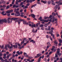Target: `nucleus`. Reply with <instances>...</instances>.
I'll list each match as a JSON object with an SVG mask.
<instances>
[{
  "label": "nucleus",
  "mask_w": 62,
  "mask_h": 62,
  "mask_svg": "<svg viewBox=\"0 0 62 62\" xmlns=\"http://www.w3.org/2000/svg\"><path fill=\"white\" fill-rule=\"evenodd\" d=\"M53 33V30H51V31L47 32H46V33L47 34H51V36H53V35H54L53 34V33Z\"/></svg>",
  "instance_id": "f257e3e1"
},
{
  "label": "nucleus",
  "mask_w": 62,
  "mask_h": 62,
  "mask_svg": "<svg viewBox=\"0 0 62 62\" xmlns=\"http://www.w3.org/2000/svg\"><path fill=\"white\" fill-rule=\"evenodd\" d=\"M16 13L15 14L16 16H20V14L19 13V11H16Z\"/></svg>",
  "instance_id": "f03ea898"
},
{
  "label": "nucleus",
  "mask_w": 62,
  "mask_h": 62,
  "mask_svg": "<svg viewBox=\"0 0 62 62\" xmlns=\"http://www.w3.org/2000/svg\"><path fill=\"white\" fill-rule=\"evenodd\" d=\"M60 49L58 48L57 49V53L58 54V55H59V56H61V53L59 54V53H60Z\"/></svg>",
  "instance_id": "7ed1b4c3"
},
{
  "label": "nucleus",
  "mask_w": 62,
  "mask_h": 62,
  "mask_svg": "<svg viewBox=\"0 0 62 62\" xmlns=\"http://www.w3.org/2000/svg\"><path fill=\"white\" fill-rule=\"evenodd\" d=\"M54 43L55 44L54 45H55V46H57V44H58V42L56 40H55L54 41Z\"/></svg>",
  "instance_id": "20e7f679"
},
{
  "label": "nucleus",
  "mask_w": 62,
  "mask_h": 62,
  "mask_svg": "<svg viewBox=\"0 0 62 62\" xmlns=\"http://www.w3.org/2000/svg\"><path fill=\"white\" fill-rule=\"evenodd\" d=\"M41 55V54H37V56H36L35 57V58H38V57H39V56H40V55Z\"/></svg>",
  "instance_id": "39448f33"
},
{
  "label": "nucleus",
  "mask_w": 62,
  "mask_h": 62,
  "mask_svg": "<svg viewBox=\"0 0 62 62\" xmlns=\"http://www.w3.org/2000/svg\"><path fill=\"white\" fill-rule=\"evenodd\" d=\"M32 32H33V33H37V30H36V31H35V30L34 29H32Z\"/></svg>",
  "instance_id": "423d86ee"
},
{
  "label": "nucleus",
  "mask_w": 62,
  "mask_h": 62,
  "mask_svg": "<svg viewBox=\"0 0 62 62\" xmlns=\"http://www.w3.org/2000/svg\"><path fill=\"white\" fill-rule=\"evenodd\" d=\"M23 23L24 24H26V25H28V24H29L28 23H26V22L24 20L23 21Z\"/></svg>",
  "instance_id": "0eeeda50"
},
{
  "label": "nucleus",
  "mask_w": 62,
  "mask_h": 62,
  "mask_svg": "<svg viewBox=\"0 0 62 62\" xmlns=\"http://www.w3.org/2000/svg\"><path fill=\"white\" fill-rule=\"evenodd\" d=\"M3 19L0 20V25L1 24H1H3Z\"/></svg>",
  "instance_id": "6e6552de"
},
{
  "label": "nucleus",
  "mask_w": 62,
  "mask_h": 62,
  "mask_svg": "<svg viewBox=\"0 0 62 62\" xmlns=\"http://www.w3.org/2000/svg\"><path fill=\"white\" fill-rule=\"evenodd\" d=\"M16 22H18V24H20V23H21V22L19 20H16L15 22V23H16Z\"/></svg>",
  "instance_id": "1a4fd4ad"
},
{
  "label": "nucleus",
  "mask_w": 62,
  "mask_h": 62,
  "mask_svg": "<svg viewBox=\"0 0 62 62\" xmlns=\"http://www.w3.org/2000/svg\"><path fill=\"white\" fill-rule=\"evenodd\" d=\"M41 2L42 3H43L44 4H46L47 3V1H44L43 0H41Z\"/></svg>",
  "instance_id": "9d476101"
},
{
  "label": "nucleus",
  "mask_w": 62,
  "mask_h": 62,
  "mask_svg": "<svg viewBox=\"0 0 62 62\" xmlns=\"http://www.w3.org/2000/svg\"><path fill=\"white\" fill-rule=\"evenodd\" d=\"M23 54L24 56H25L26 57H28V55L26 53L24 52L23 53Z\"/></svg>",
  "instance_id": "9b49d317"
},
{
  "label": "nucleus",
  "mask_w": 62,
  "mask_h": 62,
  "mask_svg": "<svg viewBox=\"0 0 62 62\" xmlns=\"http://www.w3.org/2000/svg\"><path fill=\"white\" fill-rule=\"evenodd\" d=\"M17 19H18V18H12L11 19V20H17Z\"/></svg>",
  "instance_id": "f8f14e48"
},
{
  "label": "nucleus",
  "mask_w": 62,
  "mask_h": 62,
  "mask_svg": "<svg viewBox=\"0 0 62 62\" xmlns=\"http://www.w3.org/2000/svg\"><path fill=\"white\" fill-rule=\"evenodd\" d=\"M3 23H7V20L5 19H3Z\"/></svg>",
  "instance_id": "ddd939ff"
},
{
  "label": "nucleus",
  "mask_w": 62,
  "mask_h": 62,
  "mask_svg": "<svg viewBox=\"0 0 62 62\" xmlns=\"http://www.w3.org/2000/svg\"><path fill=\"white\" fill-rule=\"evenodd\" d=\"M41 21H44L45 22H48V20H44L43 19H42L40 20Z\"/></svg>",
  "instance_id": "4468645a"
},
{
  "label": "nucleus",
  "mask_w": 62,
  "mask_h": 62,
  "mask_svg": "<svg viewBox=\"0 0 62 62\" xmlns=\"http://www.w3.org/2000/svg\"><path fill=\"white\" fill-rule=\"evenodd\" d=\"M31 17H33V18H35V15H34V14H31Z\"/></svg>",
  "instance_id": "2eb2a0df"
},
{
  "label": "nucleus",
  "mask_w": 62,
  "mask_h": 62,
  "mask_svg": "<svg viewBox=\"0 0 62 62\" xmlns=\"http://www.w3.org/2000/svg\"><path fill=\"white\" fill-rule=\"evenodd\" d=\"M62 0H60L59 1V3L60 5H62V2H61Z\"/></svg>",
  "instance_id": "dca6fc26"
},
{
  "label": "nucleus",
  "mask_w": 62,
  "mask_h": 62,
  "mask_svg": "<svg viewBox=\"0 0 62 62\" xmlns=\"http://www.w3.org/2000/svg\"><path fill=\"white\" fill-rule=\"evenodd\" d=\"M31 27L32 28H33V27H36V25H35V24L32 25H31Z\"/></svg>",
  "instance_id": "f3484780"
},
{
  "label": "nucleus",
  "mask_w": 62,
  "mask_h": 62,
  "mask_svg": "<svg viewBox=\"0 0 62 62\" xmlns=\"http://www.w3.org/2000/svg\"><path fill=\"white\" fill-rule=\"evenodd\" d=\"M0 60H1L2 62H4V60L2 59V57H0Z\"/></svg>",
  "instance_id": "a211bd4d"
},
{
  "label": "nucleus",
  "mask_w": 62,
  "mask_h": 62,
  "mask_svg": "<svg viewBox=\"0 0 62 62\" xmlns=\"http://www.w3.org/2000/svg\"><path fill=\"white\" fill-rule=\"evenodd\" d=\"M13 47L14 48H17V47H18V45H13Z\"/></svg>",
  "instance_id": "6ab92c4d"
},
{
  "label": "nucleus",
  "mask_w": 62,
  "mask_h": 62,
  "mask_svg": "<svg viewBox=\"0 0 62 62\" xmlns=\"http://www.w3.org/2000/svg\"><path fill=\"white\" fill-rule=\"evenodd\" d=\"M24 45H23L22 46V47H19L18 48L19 49H22V48H23V47H24Z\"/></svg>",
  "instance_id": "aec40b11"
},
{
  "label": "nucleus",
  "mask_w": 62,
  "mask_h": 62,
  "mask_svg": "<svg viewBox=\"0 0 62 62\" xmlns=\"http://www.w3.org/2000/svg\"><path fill=\"white\" fill-rule=\"evenodd\" d=\"M40 23H38L36 24V26L37 27H38L39 26V24H40Z\"/></svg>",
  "instance_id": "412c9836"
},
{
  "label": "nucleus",
  "mask_w": 62,
  "mask_h": 62,
  "mask_svg": "<svg viewBox=\"0 0 62 62\" xmlns=\"http://www.w3.org/2000/svg\"><path fill=\"white\" fill-rule=\"evenodd\" d=\"M41 58V56L40 57V58H39V60L38 61V62H40V59Z\"/></svg>",
  "instance_id": "4be33fe9"
},
{
  "label": "nucleus",
  "mask_w": 62,
  "mask_h": 62,
  "mask_svg": "<svg viewBox=\"0 0 62 62\" xmlns=\"http://www.w3.org/2000/svg\"><path fill=\"white\" fill-rule=\"evenodd\" d=\"M47 44L49 46V47H50L51 46V45L50 44V43L49 42H48L47 43Z\"/></svg>",
  "instance_id": "5701e85b"
},
{
  "label": "nucleus",
  "mask_w": 62,
  "mask_h": 62,
  "mask_svg": "<svg viewBox=\"0 0 62 62\" xmlns=\"http://www.w3.org/2000/svg\"><path fill=\"white\" fill-rule=\"evenodd\" d=\"M44 26V25L43 24H40V25H39V26L40 27H43V26Z\"/></svg>",
  "instance_id": "b1692460"
},
{
  "label": "nucleus",
  "mask_w": 62,
  "mask_h": 62,
  "mask_svg": "<svg viewBox=\"0 0 62 62\" xmlns=\"http://www.w3.org/2000/svg\"><path fill=\"white\" fill-rule=\"evenodd\" d=\"M23 13H21V15H20V16L22 17H23Z\"/></svg>",
  "instance_id": "393cba45"
},
{
  "label": "nucleus",
  "mask_w": 62,
  "mask_h": 62,
  "mask_svg": "<svg viewBox=\"0 0 62 62\" xmlns=\"http://www.w3.org/2000/svg\"><path fill=\"white\" fill-rule=\"evenodd\" d=\"M24 40H23V41L21 42V45L23 44V43H24Z\"/></svg>",
  "instance_id": "a878e982"
},
{
  "label": "nucleus",
  "mask_w": 62,
  "mask_h": 62,
  "mask_svg": "<svg viewBox=\"0 0 62 62\" xmlns=\"http://www.w3.org/2000/svg\"><path fill=\"white\" fill-rule=\"evenodd\" d=\"M28 8V6H25L23 8L24 9H25V8Z\"/></svg>",
  "instance_id": "bb28decb"
},
{
  "label": "nucleus",
  "mask_w": 62,
  "mask_h": 62,
  "mask_svg": "<svg viewBox=\"0 0 62 62\" xmlns=\"http://www.w3.org/2000/svg\"><path fill=\"white\" fill-rule=\"evenodd\" d=\"M48 30L49 31H50L51 30V29H50V28H51V27L50 26H48Z\"/></svg>",
  "instance_id": "cd10ccee"
},
{
  "label": "nucleus",
  "mask_w": 62,
  "mask_h": 62,
  "mask_svg": "<svg viewBox=\"0 0 62 62\" xmlns=\"http://www.w3.org/2000/svg\"><path fill=\"white\" fill-rule=\"evenodd\" d=\"M44 19H49V18L48 17H46L45 16L44 17Z\"/></svg>",
  "instance_id": "c85d7f7f"
},
{
  "label": "nucleus",
  "mask_w": 62,
  "mask_h": 62,
  "mask_svg": "<svg viewBox=\"0 0 62 62\" xmlns=\"http://www.w3.org/2000/svg\"><path fill=\"white\" fill-rule=\"evenodd\" d=\"M6 13H10V10H8L6 11Z\"/></svg>",
  "instance_id": "c756f323"
},
{
  "label": "nucleus",
  "mask_w": 62,
  "mask_h": 62,
  "mask_svg": "<svg viewBox=\"0 0 62 62\" xmlns=\"http://www.w3.org/2000/svg\"><path fill=\"white\" fill-rule=\"evenodd\" d=\"M59 42H60V43H62V39H60L59 40Z\"/></svg>",
  "instance_id": "7c9ffc66"
},
{
  "label": "nucleus",
  "mask_w": 62,
  "mask_h": 62,
  "mask_svg": "<svg viewBox=\"0 0 62 62\" xmlns=\"http://www.w3.org/2000/svg\"><path fill=\"white\" fill-rule=\"evenodd\" d=\"M54 21H55L54 19V18L52 19V23H54Z\"/></svg>",
  "instance_id": "2f4dec72"
},
{
  "label": "nucleus",
  "mask_w": 62,
  "mask_h": 62,
  "mask_svg": "<svg viewBox=\"0 0 62 62\" xmlns=\"http://www.w3.org/2000/svg\"><path fill=\"white\" fill-rule=\"evenodd\" d=\"M51 1H49L47 2V3L49 5L50 4H51Z\"/></svg>",
  "instance_id": "473e14b6"
},
{
  "label": "nucleus",
  "mask_w": 62,
  "mask_h": 62,
  "mask_svg": "<svg viewBox=\"0 0 62 62\" xmlns=\"http://www.w3.org/2000/svg\"><path fill=\"white\" fill-rule=\"evenodd\" d=\"M59 7V6H58L57 5H56L55 6L56 8H58Z\"/></svg>",
  "instance_id": "72a5a7b5"
},
{
  "label": "nucleus",
  "mask_w": 62,
  "mask_h": 62,
  "mask_svg": "<svg viewBox=\"0 0 62 62\" xmlns=\"http://www.w3.org/2000/svg\"><path fill=\"white\" fill-rule=\"evenodd\" d=\"M54 20H55V21H58V19L57 18H54Z\"/></svg>",
  "instance_id": "f704fd0d"
},
{
  "label": "nucleus",
  "mask_w": 62,
  "mask_h": 62,
  "mask_svg": "<svg viewBox=\"0 0 62 62\" xmlns=\"http://www.w3.org/2000/svg\"><path fill=\"white\" fill-rule=\"evenodd\" d=\"M14 2H15V0H13L12 2V4H14Z\"/></svg>",
  "instance_id": "c9c22d12"
},
{
  "label": "nucleus",
  "mask_w": 62,
  "mask_h": 62,
  "mask_svg": "<svg viewBox=\"0 0 62 62\" xmlns=\"http://www.w3.org/2000/svg\"><path fill=\"white\" fill-rule=\"evenodd\" d=\"M24 20V19H19V21L20 22H22V21H23Z\"/></svg>",
  "instance_id": "e433bc0d"
},
{
  "label": "nucleus",
  "mask_w": 62,
  "mask_h": 62,
  "mask_svg": "<svg viewBox=\"0 0 62 62\" xmlns=\"http://www.w3.org/2000/svg\"><path fill=\"white\" fill-rule=\"evenodd\" d=\"M52 15H53L54 16H55L56 15V14L54 13H52Z\"/></svg>",
  "instance_id": "4c0bfd02"
},
{
  "label": "nucleus",
  "mask_w": 62,
  "mask_h": 62,
  "mask_svg": "<svg viewBox=\"0 0 62 62\" xmlns=\"http://www.w3.org/2000/svg\"><path fill=\"white\" fill-rule=\"evenodd\" d=\"M52 18H51L50 19V20H48V22H49V21L50 22H51V21H52Z\"/></svg>",
  "instance_id": "58836bf2"
},
{
  "label": "nucleus",
  "mask_w": 62,
  "mask_h": 62,
  "mask_svg": "<svg viewBox=\"0 0 62 62\" xmlns=\"http://www.w3.org/2000/svg\"><path fill=\"white\" fill-rule=\"evenodd\" d=\"M16 54H18V55H20V52H19V51H17V52H16Z\"/></svg>",
  "instance_id": "ea45409f"
},
{
  "label": "nucleus",
  "mask_w": 62,
  "mask_h": 62,
  "mask_svg": "<svg viewBox=\"0 0 62 62\" xmlns=\"http://www.w3.org/2000/svg\"><path fill=\"white\" fill-rule=\"evenodd\" d=\"M36 5H37V4H35L34 5H33L32 6V7H31V8H33V7H35L36 6Z\"/></svg>",
  "instance_id": "a19ab883"
},
{
  "label": "nucleus",
  "mask_w": 62,
  "mask_h": 62,
  "mask_svg": "<svg viewBox=\"0 0 62 62\" xmlns=\"http://www.w3.org/2000/svg\"><path fill=\"white\" fill-rule=\"evenodd\" d=\"M52 36L54 39H55V38L54 37V34L53 35V36Z\"/></svg>",
  "instance_id": "79ce46f5"
},
{
  "label": "nucleus",
  "mask_w": 62,
  "mask_h": 62,
  "mask_svg": "<svg viewBox=\"0 0 62 62\" xmlns=\"http://www.w3.org/2000/svg\"><path fill=\"white\" fill-rule=\"evenodd\" d=\"M49 38H50V39H51V41H53V39L51 38V37L50 36Z\"/></svg>",
  "instance_id": "37998d69"
},
{
  "label": "nucleus",
  "mask_w": 62,
  "mask_h": 62,
  "mask_svg": "<svg viewBox=\"0 0 62 62\" xmlns=\"http://www.w3.org/2000/svg\"><path fill=\"white\" fill-rule=\"evenodd\" d=\"M55 3H56V4H58H58L59 3V1H56L55 2Z\"/></svg>",
  "instance_id": "c03bdc74"
},
{
  "label": "nucleus",
  "mask_w": 62,
  "mask_h": 62,
  "mask_svg": "<svg viewBox=\"0 0 62 62\" xmlns=\"http://www.w3.org/2000/svg\"><path fill=\"white\" fill-rule=\"evenodd\" d=\"M2 54L1 53H0V57H1V56H2Z\"/></svg>",
  "instance_id": "a18cd8bd"
},
{
  "label": "nucleus",
  "mask_w": 62,
  "mask_h": 62,
  "mask_svg": "<svg viewBox=\"0 0 62 62\" xmlns=\"http://www.w3.org/2000/svg\"><path fill=\"white\" fill-rule=\"evenodd\" d=\"M10 8V7H9V6H7V8Z\"/></svg>",
  "instance_id": "49530a36"
},
{
  "label": "nucleus",
  "mask_w": 62,
  "mask_h": 62,
  "mask_svg": "<svg viewBox=\"0 0 62 62\" xmlns=\"http://www.w3.org/2000/svg\"><path fill=\"white\" fill-rule=\"evenodd\" d=\"M23 2H21V4H20V6H22V5H23Z\"/></svg>",
  "instance_id": "de8ad7c7"
},
{
  "label": "nucleus",
  "mask_w": 62,
  "mask_h": 62,
  "mask_svg": "<svg viewBox=\"0 0 62 62\" xmlns=\"http://www.w3.org/2000/svg\"><path fill=\"white\" fill-rule=\"evenodd\" d=\"M10 13L12 12H13V10H10Z\"/></svg>",
  "instance_id": "09e8293b"
},
{
  "label": "nucleus",
  "mask_w": 62,
  "mask_h": 62,
  "mask_svg": "<svg viewBox=\"0 0 62 62\" xmlns=\"http://www.w3.org/2000/svg\"><path fill=\"white\" fill-rule=\"evenodd\" d=\"M29 5H30V4L28 3L26 4V6L28 7V6H29Z\"/></svg>",
  "instance_id": "8fccbe9b"
},
{
  "label": "nucleus",
  "mask_w": 62,
  "mask_h": 62,
  "mask_svg": "<svg viewBox=\"0 0 62 62\" xmlns=\"http://www.w3.org/2000/svg\"><path fill=\"white\" fill-rule=\"evenodd\" d=\"M52 5H55V3H54V2H52Z\"/></svg>",
  "instance_id": "3c124183"
},
{
  "label": "nucleus",
  "mask_w": 62,
  "mask_h": 62,
  "mask_svg": "<svg viewBox=\"0 0 62 62\" xmlns=\"http://www.w3.org/2000/svg\"><path fill=\"white\" fill-rule=\"evenodd\" d=\"M37 3L38 4H40V5L41 4V3H40L39 2H37Z\"/></svg>",
  "instance_id": "603ef678"
},
{
  "label": "nucleus",
  "mask_w": 62,
  "mask_h": 62,
  "mask_svg": "<svg viewBox=\"0 0 62 62\" xmlns=\"http://www.w3.org/2000/svg\"><path fill=\"white\" fill-rule=\"evenodd\" d=\"M46 37L48 39V38H49V36H48V35H46Z\"/></svg>",
  "instance_id": "864d4df0"
},
{
  "label": "nucleus",
  "mask_w": 62,
  "mask_h": 62,
  "mask_svg": "<svg viewBox=\"0 0 62 62\" xmlns=\"http://www.w3.org/2000/svg\"><path fill=\"white\" fill-rule=\"evenodd\" d=\"M50 23H51V22H48V23L46 24H47V25H48L49 24H50Z\"/></svg>",
  "instance_id": "5fc2aeb1"
},
{
  "label": "nucleus",
  "mask_w": 62,
  "mask_h": 62,
  "mask_svg": "<svg viewBox=\"0 0 62 62\" xmlns=\"http://www.w3.org/2000/svg\"><path fill=\"white\" fill-rule=\"evenodd\" d=\"M18 2L19 3H20L22 2V0H19L18 1Z\"/></svg>",
  "instance_id": "6e6d98bb"
},
{
  "label": "nucleus",
  "mask_w": 62,
  "mask_h": 62,
  "mask_svg": "<svg viewBox=\"0 0 62 62\" xmlns=\"http://www.w3.org/2000/svg\"><path fill=\"white\" fill-rule=\"evenodd\" d=\"M47 25H48L47 24H45L44 25V26L45 27H47Z\"/></svg>",
  "instance_id": "4d7b16f0"
},
{
  "label": "nucleus",
  "mask_w": 62,
  "mask_h": 62,
  "mask_svg": "<svg viewBox=\"0 0 62 62\" xmlns=\"http://www.w3.org/2000/svg\"><path fill=\"white\" fill-rule=\"evenodd\" d=\"M29 41L28 40V41H27L26 42V43L27 44H28V43H29Z\"/></svg>",
  "instance_id": "13d9d810"
},
{
  "label": "nucleus",
  "mask_w": 62,
  "mask_h": 62,
  "mask_svg": "<svg viewBox=\"0 0 62 62\" xmlns=\"http://www.w3.org/2000/svg\"><path fill=\"white\" fill-rule=\"evenodd\" d=\"M26 2H27V3H28L29 2V0H27L26 1Z\"/></svg>",
  "instance_id": "bf43d9fd"
},
{
  "label": "nucleus",
  "mask_w": 62,
  "mask_h": 62,
  "mask_svg": "<svg viewBox=\"0 0 62 62\" xmlns=\"http://www.w3.org/2000/svg\"><path fill=\"white\" fill-rule=\"evenodd\" d=\"M18 46H19V47H20L21 46V45H20V44H18Z\"/></svg>",
  "instance_id": "052dcab7"
},
{
  "label": "nucleus",
  "mask_w": 62,
  "mask_h": 62,
  "mask_svg": "<svg viewBox=\"0 0 62 62\" xmlns=\"http://www.w3.org/2000/svg\"><path fill=\"white\" fill-rule=\"evenodd\" d=\"M51 30H54V28H53V27L51 28Z\"/></svg>",
  "instance_id": "680f3d73"
},
{
  "label": "nucleus",
  "mask_w": 62,
  "mask_h": 62,
  "mask_svg": "<svg viewBox=\"0 0 62 62\" xmlns=\"http://www.w3.org/2000/svg\"><path fill=\"white\" fill-rule=\"evenodd\" d=\"M10 20V18H8V21H9Z\"/></svg>",
  "instance_id": "e2e57ef3"
},
{
  "label": "nucleus",
  "mask_w": 62,
  "mask_h": 62,
  "mask_svg": "<svg viewBox=\"0 0 62 62\" xmlns=\"http://www.w3.org/2000/svg\"><path fill=\"white\" fill-rule=\"evenodd\" d=\"M18 1H16V4L17 5H18Z\"/></svg>",
  "instance_id": "0e129e2a"
},
{
  "label": "nucleus",
  "mask_w": 62,
  "mask_h": 62,
  "mask_svg": "<svg viewBox=\"0 0 62 62\" xmlns=\"http://www.w3.org/2000/svg\"><path fill=\"white\" fill-rule=\"evenodd\" d=\"M8 61V60L6 59L4 60L5 62H7Z\"/></svg>",
  "instance_id": "69168bd1"
},
{
  "label": "nucleus",
  "mask_w": 62,
  "mask_h": 62,
  "mask_svg": "<svg viewBox=\"0 0 62 62\" xmlns=\"http://www.w3.org/2000/svg\"><path fill=\"white\" fill-rule=\"evenodd\" d=\"M7 46L6 45L5 46V49H7Z\"/></svg>",
  "instance_id": "338daca9"
},
{
  "label": "nucleus",
  "mask_w": 62,
  "mask_h": 62,
  "mask_svg": "<svg viewBox=\"0 0 62 62\" xmlns=\"http://www.w3.org/2000/svg\"><path fill=\"white\" fill-rule=\"evenodd\" d=\"M12 47H13L11 46H10L9 48V49H12Z\"/></svg>",
  "instance_id": "774afa93"
}]
</instances>
